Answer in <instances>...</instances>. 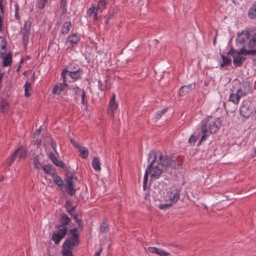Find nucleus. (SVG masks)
<instances>
[{
  "label": "nucleus",
  "mask_w": 256,
  "mask_h": 256,
  "mask_svg": "<svg viewBox=\"0 0 256 256\" xmlns=\"http://www.w3.org/2000/svg\"><path fill=\"white\" fill-rule=\"evenodd\" d=\"M63 82L62 83H57L54 87L52 92L54 94H60L63 92L65 91L68 88V82H71L68 80V77H62Z\"/></svg>",
  "instance_id": "39448f33"
},
{
  "label": "nucleus",
  "mask_w": 256,
  "mask_h": 256,
  "mask_svg": "<svg viewBox=\"0 0 256 256\" xmlns=\"http://www.w3.org/2000/svg\"><path fill=\"white\" fill-rule=\"evenodd\" d=\"M156 152L155 150H151L148 154V162L150 164L146 169V171L152 172V174L153 168L154 166V164L156 162Z\"/></svg>",
  "instance_id": "9b49d317"
},
{
  "label": "nucleus",
  "mask_w": 256,
  "mask_h": 256,
  "mask_svg": "<svg viewBox=\"0 0 256 256\" xmlns=\"http://www.w3.org/2000/svg\"><path fill=\"white\" fill-rule=\"evenodd\" d=\"M31 25H32V23L30 20L26 22L24 25V32L30 33V30H31Z\"/></svg>",
  "instance_id": "c03bdc74"
},
{
  "label": "nucleus",
  "mask_w": 256,
  "mask_h": 256,
  "mask_svg": "<svg viewBox=\"0 0 256 256\" xmlns=\"http://www.w3.org/2000/svg\"><path fill=\"white\" fill-rule=\"evenodd\" d=\"M79 241H64L61 254L62 256H74L72 250L78 244Z\"/></svg>",
  "instance_id": "7ed1b4c3"
},
{
  "label": "nucleus",
  "mask_w": 256,
  "mask_h": 256,
  "mask_svg": "<svg viewBox=\"0 0 256 256\" xmlns=\"http://www.w3.org/2000/svg\"><path fill=\"white\" fill-rule=\"evenodd\" d=\"M92 166L94 170L97 171L100 170V163L98 158L94 157L92 161Z\"/></svg>",
  "instance_id": "c85d7f7f"
},
{
  "label": "nucleus",
  "mask_w": 256,
  "mask_h": 256,
  "mask_svg": "<svg viewBox=\"0 0 256 256\" xmlns=\"http://www.w3.org/2000/svg\"><path fill=\"white\" fill-rule=\"evenodd\" d=\"M106 80L104 82H102L101 81L98 80V88L99 89L102 91H105L107 90L106 85Z\"/></svg>",
  "instance_id": "a18cd8bd"
},
{
  "label": "nucleus",
  "mask_w": 256,
  "mask_h": 256,
  "mask_svg": "<svg viewBox=\"0 0 256 256\" xmlns=\"http://www.w3.org/2000/svg\"><path fill=\"white\" fill-rule=\"evenodd\" d=\"M45 6H46L45 4H44V2L40 1L39 0H38V2L37 6H38V8L39 9H42L43 8H44Z\"/></svg>",
  "instance_id": "680f3d73"
},
{
  "label": "nucleus",
  "mask_w": 256,
  "mask_h": 256,
  "mask_svg": "<svg viewBox=\"0 0 256 256\" xmlns=\"http://www.w3.org/2000/svg\"><path fill=\"white\" fill-rule=\"evenodd\" d=\"M9 103L6 100H2L0 104V110L3 113L6 112L8 110Z\"/></svg>",
  "instance_id": "2f4dec72"
},
{
  "label": "nucleus",
  "mask_w": 256,
  "mask_h": 256,
  "mask_svg": "<svg viewBox=\"0 0 256 256\" xmlns=\"http://www.w3.org/2000/svg\"><path fill=\"white\" fill-rule=\"evenodd\" d=\"M236 92L238 95L240 96V98L242 96H244L247 94L246 90H243L242 88H240L236 90Z\"/></svg>",
  "instance_id": "49530a36"
},
{
  "label": "nucleus",
  "mask_w": 256,
  "mask_h": 256,
  "mask_svg": "<svg viewBox=\"0 0 256 256\" xmlns=\"http://www.w3.org/2000/svg\"><path fill=\"white\" fill-rule=\"evenodd\" d=\"M98 12H98L96 10V12L94 14V20H98Z\"/></svg>",
  "instance_id": "774afa93"
},
{
  "label": "nucleus",
  "mask_w": 256,
  "mask_h": 256,
  "mask_svg": "<svg viewBox=\"0 0 256 256\" xmlns=\"http://www.w3.org/2000/svg\"><path fill=\"white\" fill-rule=\"evenodd\" d=\"M80 230L76 228H74L69 230H67V238L66 240H79Z\"/></svg>",
  "instance_id": "f8f14e48"
},
{
  "label": "nucleus",
  "mask_w": 256,
  "mask_h": 256,
  "mask_svg": "<svg viewBox=\"0 0 256 256\" xmlns=\"http://www.w3.org/2000/svg\"><path fill=\"white\" fill-rule=\"evenodd\" d=\"M248 16L250 19L256 18V2H255L249 9Z\"/></svg>",
  "instance_id": "bb28decb"
},
{
  "label": "nucleus",
  "mask_w": 256,
  "mask_h": 256,
  "mask_svg": "<svg viewBox=\"0 0 256 256\" xmlns=\"http://www.w3.org/2000/svg\"><path fill=\"white\" fill-rule=\"evenodd\" d=\"M72 201L70 200H66L65 204V208L68 211V210H70V208H72Z\"/></svg>",
  "instance_id": "3c124183"
},
{
  "label": "nucleus",
  "mask_w": 256,
  "mask_h": 256,
  "mask_svg": "<svg viewBox=\"0 0 256 256\" xmlns=\"http://www.w3.org/2000/svg\"><path fill=\"white\" fill-rule=\"evenodd\" d=\"M84 72L82 69L78 70L76 71H72L68 72L67 76H70L72 79L73 80L72 82H75L78 80L82 78V76Z\"/></svg>",
  "instance_id": "f3484780"
},
{
  "label": "nucleus",
  "mask_w": 256,
  "mask_h": 256,
  "mask_svg": "<svg viewBox=\"0 0 256 256\" xmlns=\"http://www.w3.org/2000/svg\"><path fill=\"white\" fill-rule=\"evenodd\" d=\"M64 180L66 182V184H64L66 192L70 196H74L76 192V190L74 187L72 177V176H67V178H65Z\"/></svg>",
  "instance_id": "423d86ee"
},
{
  "label": "nucleus",
  "mask_w": 256,
  "mask_h": 256,
  "mask_svg": "<svg viewBox=\"0 0 256 256\" xmlns=\"http://www.w3.org/2000/svg\"><path fill=\"white\" fill-rule=\"evenodd\" d=\"M250 36V28H246L241 32H238L237 34V38H236V44H244L246 40H248Z\"/></svg>",
  "instance_id": "0eeeda50"
},
{
  "label": "nucleus",
  "mask_w": 256,
  "mask_h": 256,
  "mask_svg": "<svg viewBox=\"0 0 256 256\" xmlns=\"http://www.w3.org/2000/svg\"><path fill=\"white\" fill-rule=\"evenodd\" d=\"M74 220L75 222L77 223L79 230H82L83 228V222L82 220L81 219H79L78 218V216H76L74 218Z\"/></svg>",
  "instance_id": "37998d69"
},
{
  "label": "nucleus",
  "mask_w": 256,
  "mask_h": 256,
  "mask_svg": "<svg viewBox=\"0 0 256 256\" xmlns=\"http://www.w3.org/2000/svg\"><path fill=\"white\" fill-rule=\"evenodd\" d=\"M229 51L232 53L234 55V54H236V50L233 47H231Z\"/></svg>",
  "instance_id": "338daca9"
},
{
  "label": "nucleus",
  "mask_w": 256,
  "mask_h": 256,
  "mask_svg": "<svg viewBox=\"0 0 256 256\" xmlns=\"http://www.w3.org/2000/svg\"><path fill=\"white\" fill-rule=\"evenodd\" d=\"M82 69L78 64L74 62H71L68 65L66 66L64 69L62 70L61 72V76L64 77V78L65 76H67V74L72 71H76Z\"/></svg>",
  "instance_id": "9d476101"
},
{
  "label": "nucleus",
  "mask_w": 256,
  "mask_h": 256,
  "mask_svg": "<svg viewBox=\"0 0 256 256\" xmlns=\"http://www.w3.org/2000/svg\"><path fill=\"white\" fill-rule=\"evenodd\" d=\"M248 46L250 48L256 47V32L252 36L248 44Z\"/></svg>",
  "instance_id": "7c9ffc66"
},
{
  "label": "nucleus",
  "mask_w": 256,
  "mask_h": 256,
  "mask_svg": "<svg viewBox=\"0 0 256 256\" xmlns=\"http://www.w3.org/2000/svg\"><path fill=\"white\" fill-rule=\"evenodd\" d=\"M50 144H51L52 148L53 149L54 151L57 154H58V153L57 152L56 148V142L52 138H50Z\"/></svg>",
  "instance_id": "8fccbe9b"
},
{
  "label": "nucleus",
  "mask_w": 256,
  "mask_h": 256,
  "mask_svg": "<svg viewBox=\"0 0 256 256\" xmlns=\"http://www.w3.org/2000/svg\"><path fill=\"white\" fill-rule=\"evenodd\" d=\"M248 55H251L253 56H256V49L247 50L246 56Z\"/></svg>",
  "instance_id": "6e6d98bb"
},
{
  "label": "nucleus",
  "mask_w": 256,
  "mask_h": 256,
  "mask_svg": "<svg viewBox=\"0 0 256 256\" xmlns=\"http://www.w3.org/2000/svg\"><path fill=\"white\" fill-rule=\"evenodd\" d=\"M180 190L178 188H172L167 192L170 201L172 204L176 203L180 198Z\"/></svg>",
  "instance_id": "1a4fd4ad"
},
{
  "label": "nucleus",
  "mask_w": 256,
  "mask_h": 256,
  "mask_svg": "<svg viewBox=\"0 0 256 256\" xmlns=\"http://www.w3.org/2000/svg\"><path fill=\"white\" fill-rule=\"evenodd\" d=\"M196 84L193 83L188 85L184 86L181 87L179 92V95L180 96H183L187 94L188 92L192 91V90L195 89Z\"/></svg>",
  "instance_id": "4468645a"
},
{
  "label": "nucleus",
  "mask_w": 256,
  "mask_h": 256,
  "mask_svg": "<svg viewBox=\"0 0 256 256\" xmlns=\"http://www.w3.org/2000/svg\"><path fill=\"white\" fill-rule=\"evenodd\" d=\"M167 110H168V108H166L162 110L160 112H158L156 114V118L157 120L160 119L161 118L162 116L164 114L167 112Z\"/></svg>",
  "instance_id": "de8ad7c7"
},
{
  "label": "nucleus",
  "mask_w": 256,
  "mask_h": 256,
  "mask_svg": "<svg viewBox=\"0 0 256 256\" xmlns=\"http://www.w3.org/2000/svg\"><path fill=\"white\" fill-rule=\"evenodd\" d=\"M221 57L222 60V62L220 64V68H223L224 66H231L232 60L230 58L224 56V54H222Z\"/></svg>",
  "instance_id": "b1692460"
},
{
  "label": "nucleus",
  "mask_w": 256,
  "mask_h": 256,
  "mask_svg": "<svg viewBox=\"0 0 256 256\" xmlns=\"http://www.w3.org/2000/svg\"><path fill=\"white\" fill-rule=\"evenodd\" d=\"M254 110L250 101H244L240 108V114L242 116L247 118L253 112Z\"/></svg>",
  "instance_id": "20e7f679"
},
{
  "label": "nucleus",
  "mask_w": 256,
  "mask_h": 256,
  "mask_svg": "<svg viewBox=\"0 0 256 256\" xmlns=\"http://www.w3.org/2000/svg\"><path fill=\"white\" fill-rule=\"evenodd\" d=\"M56 228L57 230L53 233L52 237V240H62L66 234L67 228L65 227H59V226L56 225Z\"/></svg>",
  "instance_id": "6e6552de"
},
{
  "label": "nucleus",
  "mask_w": 256,
  "mask_h": 256,
  "mask_svg": "<svg viewBox=\"0 0 256 256\" xmlns=\"http://www.w3.org/2000/svg\"><path fill=\"white\" fill-rule=\"evenodd\" d=\"M240 96L238 94L237 92L236 94L231 93L230 96V100L233 103L235 104H237L240 100Z\"/></svg>",
  "instance_id": "f704fd0d"
},
{
  "label": "nucleus",
  "mask_w": 256,
  "mask_h": 256,
  "mask_svg": "<svg viewBox=\"0 0 256 256\" xmlns=\"http://www.w3.org/2000/svg\"><path fill=\"white\" fill-rule=\"evenodd\" d=\"M42 168L44 172L48 174L52 175L53 172H56L55 170L52 168V166L50 164H46L42 166Z\"/></svg>",
  "instance_id": "cd10ccee"
},
{
  "label": "nucleus",
  "mask_w": 256,
  "mask_h": 256,
  "mask_svg": "<svg viewBox=\"0 0 256 256\" xmlns=\"http://www.w3.org/2000/svg\"><path fill=\"white\" fill-rule=\"evenodd\" d=\"M246 58L239 56H233V62L236 67L242 66L243 62L246 60Z\"/></svg>",
  "instance_id": "aec40b11"
},
{
  "label": "nucleus",
  "mask_w": 256,
  "mask_h": 256,
  "mask_svg": "<svg viewBox=\"0 0 256 256\" xmlns=\"http://www.w3.org/2000/svg\"><path fill=\"white\" fill-rule=\"evenodd\" d=\"M25 90H30L32 88V84L30 82L26 81L24 86Z\"/></svg>",
  "instance_id": "052dcab7"
},
{
  "label": "nucleus",
  "mask_w": 256,
  "mask_h": 256,
  "mask_svg": "<svg viewBox=\"0 0 256 256\" xmlns=\"http://www.w3.org/2000/svg\"><path fill=\"white\" fill-rule=\"evenodd\" d=\"M72 28V23L70 22H66L64 24L62 28V34H66Z\"/></svg>",
  "instance_id": "c756f323"
},
{
  "label": "nucleus",
  "mask_w": 256,
  "mask_h": 256,
  "mask_svg": "<svg viewBox=\"0 0 256 256\" xmlns=\"http://www.w3.org/2000/svg\"><path fill=\"white\" fill-rule=\"evenodd\" d=\"M116 95L114 94H112V98L109 102V108H108V113L110 115H113L114 111L116 110L118 107V104L115 100Z\"/></svg>",
  "instance_id": "ddd939ff"
},
{
  "label": "nucleus",
  "mask_w": 256,
  "mask_h": 256,
  "mask_svg": "<svg viewBox=\"0 0 256 256\" xmlns=\"http://www.w3.org/2000/svg\"><path fill=\"white\" fill-rule=\"evenodd\" d=\"M197 140V138L194 135L192 134L190 136L189 140H188V142L190 144H194L196 142V140Z\"/></svg>",
  "instance_id": "5fc2aeb1"
},
{
  "label": "nucleus",
  "mask_w": 256,
  "mask_h": 256,
  "mask_svg": "<svg viewBox=\"0 0 256 256\" xmlns=\"http://www.w3.org/2000/svg\"><path fill=\"white\" fill-rule=\"evenodd\" d=\"M82 94H81V98H82V104L84 106H88V100L86 98V94L84 89L82 90Z\"/></svg>",
  "instance_id": "ea45409f"
},
{
  "label": "nucleus",
  "mask_w": 256,
  "mask_h": 256,
  "mask_svg": "<svg viewBox=\"0 0 256 256\" xmlns=\"http://www.w3.org/2000/svg\"><path fill=\"white\" fill-rule=\"evenodd\" d=\"M106 2L105 0H99L98 2V5L96 8V10L102 13L103 10L106 8Z\"/></svg>",
  "instance_id": "c9c22d12"
},
{
  "label": "nucleus",
  "mask_w": 256,
  "mask_h": 256,
  "mask_svg": "<svg viewBox=\"0 0 256 256\" xmlns=\"http://www.w3.org/2000/svg\"><path fill=\"white\" fill-rule=\"evenodd\" d=\"M32 160L33 164H34V168L36 169H39L40 166H41V164L40 162V158L38 155H36L32 157Z\"/></svg>",
  "instance_id": "72a5a7b5"
},
{
  "label": "nucleus",
  "mask_w": 256,
  "mask_h": 256,
  "mask_svg": "<svg viewBox=\"0 0 256 256\" xmlns=\"http://www.w3.org/2000/svg\"><path fill=\"white\" fill-rule=\"evenodd\" d=\"M7 46V42L6 39L0 36V52L2 50H6Z\"/></svg>",
  "instance_id": "58836bf2"
},
{
  "label": "nucleus",
  "mask_w": 256,
  "mask_h": 256,
  "mask_svg": "<svg viewBox=\"0 0 256 256\" xmlns=\"http://www.w3.org/2000/svg\"><path fill=\"white\" fill-rule=\"evenodd\" d=\"M148 174H150V175L152 174V172H148L146 170L144 178V180H143V189L144 190H146V186L148 182Z\"/></svg>",
  "instance_id": "4c0bfd02"
},
{
  "label": "nucleus",
  "mask_w": 256,
  "mask_h": 256,
  "mask_svg": "<svg viewBox=\"0 0 256 256\" xmlns=\"http://www.w3.org/2000/svg\"><path fill=\"white\" fill-rule=\"evenodd\" d=\"M70 214L71 216L72 217L74 218L76 216H78V214L76 212V206L72 207V208H70V210H68V211H66Z\"/></svg>",
  "instance_id": "79ce46f5"
},
{
  "label": "nucleus",
  "mask_w": 256,
  "mask_h": 256,
  "mask_svg": "<svg viewBox=\"0 0 256 256\" xmlns=\"http://www.w3.org/2000/svg\"><path fill=\"white\" fill-rule=\"evenodd\" d=\"M52 180L56 184L60 189L62 192H64V184L62 180L56 172H53L52 175Z\"/></svg>",
  "instance_id": "2eb2a0df"
},
{
  "label": "nucleus",
  "mask_w": 256,
  "mask_h": 256,
  "mask_svg": "<svg viewBox=\"0 0 256 256\" xmlns=\"http://www.w3.org/2000/svg\"><path fill=\"white\" fill-rule=\"evenodd\" d=\"M67 0H60V8L62 9V14L64 15L67 13Z\"/></svg>",
  "instance_id": "473e14b6"
},
{
  "label": "nucleus",
  "mask_w": 256,
  "mask_h": 256,
  "mask_svg": "<svg viewBox=\"0 0 256 256\" xmlns=\"http://www.w3.org/2000/svg\"><path fill=\"white\" fill-rule=\"evenodd\" d=\"M246 51L247 50L244 48V46L242 48L238 51L236 50V54L238 56H241L244 54V56H246Z\"/></svg>",
  "instance_id": "09e8293b"
},
{
  "label": "nucleus",
  "mask_w": 256,
  "mask_h": 256,
  "mask_svg": "<svg viewBox=\"0 0 256 256\" xmlns=\"http://www.w3.org/2000/svg\"><path fill=\"white\" fill-rule=\"evenodd\" d=\"M48 156L56 166L64 168V164L62 161L58 160L54 153L50 152Z\"/></svg>",
  "instance_id": "a211bd4d"
},
{
  "label": "nucleus",
  "mask_w": 256,
  "mask_h": 256,
  "mask_svg": "<svg viewBox=\"0 0 256 256\" xmlns=\"http://www.w3.org/2000/svg\"><path fill=\"white\" fill-rule=\"evenodd\" d=\"M80 40V37L77 34H72L69 36L66 41L69 42L74 46V44H76Z\"/></svg>",
  "instance_id": "4be33fe9"
},
{
  "label": "nucleus",
  "mask_w": 256,
  "mask_h": 256,
  "mask_svg": "<svg viewBox=\"0 0 256 256\" xmlns=\"http://www.w3.org/2000/svg\"><path fill=\"white\" fill-rule=\"evenodd\" d=\"M182 165V161L178 158L176 156H163L160 154L158 158L157 165L153 168L152 174H150L152 178H158L160 176L166 171L168 168L174 169H179Z\"/></svg>",
  "instance_id": "f257e3e1"
},
{
  "label": "nucleus",
  "mask_w": 256,
  "mask_h": 256,
  "mask_svg": "<svg viewBox=\"0 0 256 256\" xmlns=\"http://www.w3.org/2000/svg\"><path fill=\"white\" fill-rule=\"evenodd\" d=\"M172 204V202H170L169 204H161L159 206V208L160 210L166 209L167 208L170 207Z\"/></svg>",
  "instance_id": "864d4df0"
},
{
  "label": "nucleus",
  "mask_w": 256,
  "mask_h": 256,
  "mask_svg": "<svg viewBox=\"0 0 256 256\" xmlns=\"http://www.w3.org/2000/svg\"><path fill=\"white\" fill-rule=\"evenodd\" d=\"M148 250L151 253L156 254L160 256H168L170 255V253L166 252L161 249H159L155 247H149Z\"/></svg>",
  "instance_id": "412c9836"
},
{
  "label": "nucleus",
  "mask_w": 256,
  "mask_h": 256,
  "mask_svg": "<svg viewBox=\"0 0 256 256\" xmlns=\"http://www.w3.org/2000/svg\"><path fill=\"white\" fill-rule=\"evenodd\" d=\"M80 154H79L80 156L82 158H86L88 156V150L85 147L80 146L78 148H77Z\"/></svg>",
  "instance_id": "393cba45"
},
{
  "label": "nucleus",
  "mask_w": 256,
  "mask_h": 256,
  "mask_svg": "<svg viewBox=\"0 0 256 256\" xmlns=\"http://www.w3.org/2000/svg\"><path fill=\"white\" fill-rule=\"evenodd\" d=\"M201 130L202 135L198 144V146H199L202 142L204 141L208 137L206 133L208 132V129L206 128V124L205 122L204 123H202Z\"/></svg>",
  "instance_id": "6ab92c4d"
},
{
  "label": "nucleus",
  "mask_w": 256,
  "mask_h": 256,
  "mask_svg": "<svg viewBox=\"0 0 256 256\" xmlns=\"http://www.w3.org/2000/svg\"><path fill=\"white\" fill-rule=\"evenodd\" d=\"M89 11L90 12V15H91L92 14H94L95 12V8L94 6H92V7L90 8H89Z\"/></svg>",
  "instance_id": "69168bd1"
},
{
  "label": "nucleus",
  "mask_w": 256,
  "mask_h": 256,
  "mask_svg": "<svg viewBox=\"0 0 256 256\" xmlns=\"http://www.w3.org/2000/svg\"><path fill=\"white\" fill-rule=\"evenodd\" d=\"M23 42L26 44L28 41L30 33L23 32Z\"/></svg>",
  "instance_id": "603ef678"
},
{
  "label": "nucleus",
  "mask_w": 256,
  "mask_h": 256,
  "mask_svg": "<svg viewBox=\"0 0 256 256\" xmlns=\"http://www.w3.org/2000/svg\"><path fill=\"white\" fill-rule=\"evenodd\" d=\"M63 169L66 172V178H67V176H70L71 174H72V172H70V171L68 168H66L65 166H64V168H63Z\"/></svg>",
  "instance_id": "e2e57ef3"
},
{
  "label": "nucleus",
  "mask_w": 256,
  "mask_h": 256,
  "mask_svg": "<svg viewBox=\"0 0 256 256\" xmlns=\"http://www.w3.org/2000/svg\"><path fill=\"white\" fill-rule=\"evenodd\" d=\"M14 152L20 158H24L27 156V152L26 150L22 146L17 148L15 150Z\"/></svg>",
  "instance_id": "5701e85b"
},
{
  "label": "nucleus",
  "mask_w": 256,
  "mask_h": 256,
  "mask_svg": "<svg viewBox=\"0 0 256 256\" xmlns=\"http://www.w3.org/2000/svg\"><path fill=\"white\" fill-rule=\"evenodd\" d=\"M82 89H80L78 86H74L72 88V90L74 92V95H78V92L79 91H81L82 92Z\"/></svg>",
  "instance_id": "13d9d810"
},
{
  "label": "nucleus",
  "mask_w": 256,
  "mask_h": 256,
  "mask_svg": "<svg viewBox=\"0 0 256 256\" xmlns=\"http://www.w3.org/2000/svg\"><path fill=\"white\" fill-rule=\"evenodd\" d=\"M109 230L108 225L105 222H102L100 226V232H106Z\"/></svg>",
  "instance_id": "a19ab883"
},
{
  "label": "nucleus",
  "mask_w": 256,
  "mask_h": 256,
  "mask_svg": "<svg viewBox=\"0 0 256 256\" xmlns=\"http://www.w3.org/2000/svg\"><path fill=\"white\" fill-rule=\"evenodd\" d=\"M204 122L206 124V128L210 134L216 133L221 126L220 120L218 118L216 120L215 118L212 116L207 117L202 121V123Z\"/></svg>",
  "instance_id": "f03ea898"
},
{
  "label": "nucleus",
  "mask_w": 256,
  "mask_h": 256,
  "mask_svg": "<svg viewBox=\"0 0 256 256\" xmlns=\"http://www.w3.org/2000/svg\"><path fill=\"white\" fill-rule=\"evenodd\" d=\"M70 222L71 219L66 214H60V224L58 225L59 226V227L60 226L66 228Z\"/></svg>",
  "instance_id": "dca6fc26"
},
{
  "label": "nucleus",
  "mask_w": 256,
  "mask_h": 256,
  "mask_svg": "<svg viewBox=\"0 0 256 256\" xmlns=\"http://www.w3.org/2000/svg\"><path fill=\"white\" fill-rule=\"evenodd\" d=\"M12 62V55L11 54H8L6 56L3 58L2 66L4 67L8 66L11 65Z\"/></svg>",
  "instance_id": "a878e982"
},
{
  "label": "nucleus",
  "mask_w": 256,
  "mask_h": 256,
  "mask_svg": "<svg viewBox=\"0 0 256 256\" xmlns=\"http://www.w3.org/2000/svg\"><path fill=\"white\" fill-rule=\"evenodd\" d=\"M114 16V13L112 14H107L105 16L104 18H106V25H108V21L109 20Z\"/></svg>",
  "instance_id": "4d7b16f0"
},
{
  "label": "nucleus",
  "mask_w": 256,
  "mask_h": 256,
  "mask_svg": "<svg viewBox=\"0 0 256 256\" xmlns=\"http://www.w3.org/2000/svg\"><path fill=\"white\" fill-rule=\"evenodd\" d=\"M17 156L14 152L12 156L7 158L5 162V164L8 166H10L15 160V158Z\"/></svg>",
  "instance_id": "e433bc0d"
},
{
  "label": "nucleus",
  "mask_w": 256,
  "mask_h": 256,
  "mask_svg": "<svg viewBox=\"0 0 256 256\" xmlns=\"http://www.w3.org/2000/svg\"><path fill=\"white\" fill-rule=\"evenodd\" d=\"M70 141L74 147L76 148H78V147H80V146L78 142H76L74 139L70 138Z\"/></svg>",
  "instance_id": "bf43d9fd"
},
{
  "label": "nucleus",
  "mask_w": 256,
  "mask_h": 256,
  "mask_svg": "<svg viewBox=\"0 0 256 256\" xmlns=\"http://www.w3.org/2000/svg\"><path fill=\"white\" fill-rule=\"evenodd\" d=\"M102 244H100V250L98 252H96L94 256H100V252H102Z\"/></svg>",
  "instance_id": "0e129e2a"
}]
</instances>
